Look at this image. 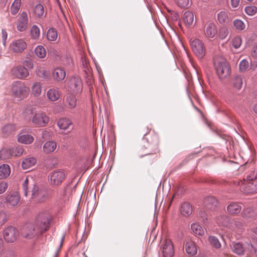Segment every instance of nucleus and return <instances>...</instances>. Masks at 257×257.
Instances as JSON below:
<instances>
[{
  "label": "nucleus",
  "mask_w": 257,
  "mask_h": 257,
  "mask_svg": "<svg viewBox=\"0 0 257 257\" xmlns=\"http://www.w3.org/2000/svg\"><path fill=\"white\" fill-rule=\"evenodd\" d=\"M60 96L59 91L54 88L49 89L47 92V98L51 101L57 100L59 98Z\"/></svg>",
  "instance_id": "nucleus-26"
},
{
  "label": "nucleus",
  "mask_w": 257,
  "mask_h": 257,
  "mask_svg": "<svg viewBox=\"0 0 257 257\" xmlns=\"http://www.w3.org/2000/svg\"><path fill=\"white\" fill-rule=\"evenodd\" d=\"M185 249L186 253L191 256L194 255L197 253V247L195 242L191 240L187 241L185 244Z\"/></svg>",
  "instance_id": "nucleus-20"
},
{
  "label": "nucleus",
  "mask_w": 257,
  "mask_h": 257,
  "mask_svg": "<svg viewBox=\"0 0 257 257\" xmlns=\"http://www.w3.org/2000/svg\"><path fill=\"white\" fill-rule=\"evenodd\" d=\"M21 196L17 191H12L7 194L5 203L11 207H15L20 202Z\"/></svg>",
  "instance_id": "nucleus-6"
},
{
  "label": "nucleus",
  "mask_w": 257,
  "mask_h": 257,
  "mask_svg": "<svg viewBox=\"0 0 257 257\" xmlns=\"http://www.w3.org/2000/svg\"><path fill=\"white\" fill-rule=\"evenodd\" d=\"M6 219V215L4 212H0V222H5Z\"/></svg>",
  "instance_id": "nucleus-64"
},
{
  "label": "nucleus",
  "mask_w": 257,
  "mask_h": 257,
  "mask_svg": "<svg viewBox=\"0 0 257 257\" xmlns=\"http://www.w3.org/2000/svg\"><path fill=\"white\" fill-rule=\"evenodd\" d=\"M28 15L25 12H23L20 15L17 24V28L19 31L23 32L28 27Z\"/></svg>",
  "instance_id": "nucleus-16"
},
{
  "label": "nucleus",
  "mask_w": 257,
  "mask_h": 257,
  "mask_svg": "<svg viewBox=\"0 0 257 257\" xmlns=\"http://www.w3.org/2000/svg\"><path fill=\"white\" fill-rule=\"evenodd\" d=\"M57 147V144L54 141H48L46 142L43 145V151L46 153L49 154L53 152Z\"/></svg>",
  "instance_id": "nucleus-28"
},
{
  "label": "nucleus",
  "mask_w": 257,
  "mask_h": 257,
  "mask_svg": "<svg viewBox=\"0 0 257 257\" xmlns=\"http://www.w3.org/2000/svg\"><path fill=\"white\" fill-rule=\"evenodd\" d=\"M11 91L13 95L18 99H23L29 93V88L22 82L17 81L12 85Z\"/></svg>",
  "instance_id": "nucleus-2"
},
{
  "label": "nucleus",
  "mask_w": 257,
  "mask_h": 257,
  "mask_svg": "<svg viewBox=\"0 0 257 257\" xmlns=\"http://www.w3.org/2000/svg\"><path fill=\"white\" fill-rule=\"evenodd\" d=\"M42 85L39 82H35L33 83L31 86L32 94L35 97L39 96L42 92Z\"/></svg>",
  "instance_id": "nucleus-32"
},
{
  "label": "nucleus",
  "mask_w": 257,
  "mask_h": 257,
  "mask_svg": "<svg viewBox=\"0 0 257 257\" xmlns=\"http://www.w3.org/2000/svg\"><path fill=\"white\" fill-rule=\"evenodd\" d=\"M178 5L182 8H187L190 5L189 0H177Z\"/></svg>",
  "instance_id": "nucleus-57"
},
{
  "label": "nucleus",
  "mask_w": 257,
  "mask_h": 257,
  "mask_svg": "<svg viewBox=\"0 0 257 257\" xmlns=\"http://www.w3.org/2000/svg\"><path fill=\"white\" fill-rule=\"evenodd\" d=\"M214 66L216 73L220 79L227 78L230 74V68L227 62L221 57L214 59Z\"/></svg>",
  "instance_id": "nucleus-1"
},
{
  "label": "nucleus",
  "mask_w": 257,
  "mask_h": 257,
  "mask_svg": "<svg viewBox=\"0 0 257 257\" xmlns=\"http://www.w3.org/2000/svg\"><path fill=\"white\" fill-rule=\"evenodd\" d=\"M183 21L185 24L188 26L193 27L195 24L194 14L190 11L186 12L184 14Z\"/></svg>",
  "instance_id": "nucleus-23"
},
{
  "label": "nucleus",
  "mask_w": 257,
  "mask_h": 257,
  "mask_svg": "<svg viewBox=\"0 0 257 257\" xmlns=\"http://www.w3.org/2000/svg\"><path fill=\"white\" fill-rule=\"evenodd\" d=\"M217 221V223L220 225L224 226H228L229 225V219L226 215H220L218 217Z\"/></svg>",
  "instance_id": "nucleus-41"
},
{
  "label": "nucleus",
  "mask_w": 257,
  "mask_h": 257,
  "mask_svg": "<svg viewBox=\"0 0 257 257\" xmlns=\"http://www.w3.org/2000/svg\"><path fill=\"white\" fill-rule=\"evenodd\" d=\"M50 220L48 215H45L43 217L38 218L36 230L38 232V235L42 234L43 232L47 231L49 227Z\"/></svg>",
  "instance_id": "nucleus-10"
},
{
  "label": "nucleus",
  "mask_w": 257,
  "mask_h": 257,
  "mask_svg": "<svg viewBox=\"0 0 257 257\" xmlns=\"http://www.w3.org/2000/svg\"><path fill=\"white\" fill-rule=\"evenodd\" d=\"M1 38H2V44L4 47H5L6 45V40L8 37L7 32L4 29H2L1 34Z\"/></svg>",
  "instance_id": "nucleus-58"
},
{
  "label": "nucleus",
  "mask_w": 257,
  "mask_h": 257,
  "mask_svg": "<svg viewBox=\"0 0 257 257\" xmlns=\"http://www.w3.org/2000/svg\"><path fill=\"white\" fill-rule=\"evenodd\" d=\"M21 234L25 238L31 239L38 235L36 226L32 223H28L23 226Z\"/></svg>",
  "instance_id": "nucleus-8"
},
{
  "label": "nucleus",
  "mask_w": 257,
  "mask_h": 257,
  "mask_svg": "<svg viewBox=\"0 0 257 257\" xmlns=\"http://www.w3.org/2000/svg\"><path fill=\"white\" fill-rule=\"evenodd\" d=\"M11 173L10 166L7 164L0 166V179L8 177Z\"/></svg>",
  "instance_id": "nucleus-33"
},
{
  "label": "nucleus",
  "mask_w": 257,
  "mask_h": 257,
  "mask_svg": "<svg viewBox=\"0 0 257 257\" xmlns=\"http://www.w3.org/2000/svg\"><path fill=\"white\" fill-rule=\"evenodd\" d=\"M35 53L40 58H44L46 57L47 52L42 46H38L35 48Z\"/></svg>",
  "instance_id": "nucleus-38"
},
{
  "label": "nucleus",
  "mask_w": 257,
  "mask_h": 257,
  "mask_svg": "<svg viewBox=\"0 0 257 257\" xmlns=\"http://www.w3.org/2000/svg\"><path fill=\"white\" fill-rule=\"evenodd\" d=\"M65 173L60 170L54 171L50 174V182L53 185H59L65 179Z\"/></svg>",
  "instance_id": "nucleus-11"
},
{
  "label": "nucleus",
  "mask_w": 257,
  "mask_h": 257,
  "mask_svg": "<svg viewBox=\"0 0 257 257\" xmlns=\"http://www.w3.org/2000/svg\"><path fill=\"white\" fill-rule=\"evenodd\" d=\"M12 156L11 150L8 148H3L0 151V158L2 160H7Z\"/></svg>",
  "instance_id": "nucleus-40"
},
{
  "label": "nucleus",
  "mask_w": 257,
  "mask_h": 257,
  "mask_svg": "<svg viewBox=\"0 0 257 257\" xmlns=\"http://www.w3.org/2000/svg\"><path fill=\"white\" fill-rule=\"evenodd\" d=\"M242 40L240 37H235L232 40V45L235 49H238L241 44Z\"/></svg>",
  "instance_id": "nucleus-53"
},
{
  "label": "nucleus",
  "mask_w": 257,
  "mask_h": 257,
  "mask_svg": "<svg viewBox=\"0 0 257 257\" xmlns=\"http://www.w3.org/2000/svg\"><path fill=\"white\" fill-rule=\"evenodd\" d=\"M242 215L243 218L249 219L254 217L256 215V213L252 208H247L243 210Z\"/></svg>",
  "instance_id": "nucleus-39"
},
{
  "label": "nucleus",
  "mask_w": 257,
  "mask_h": 257,
  "mask_svg": "<svg viewBox=\"0 0 257 257\" xmlns=\"http://www.w3.org/2000/svg\"><path fill=\"white\" fill-rule=\"evenodd\" d=\"M37 160L34 157H28L24 159L22 162L23 170H28L33 167L36 163Z\"/></svg>",
  "instance_id": "nucleus-25"
},
{
  "label": "nucleus",
  "mask_w": 257,
  "mask_h": 257,
  "mask_svg": "<svg viewBox=\"0 0 257 257\" xmlns=\"http://www.w3.org/2000/svg\"><path fill=\"white\" fill-rule=\"evenodd\" d=\"M47 39L51 41H54L57 38V32L53 28L49 29L47 33Z\"/></svg>",
  "instance_id": "nucleus-43"
},
{
  "label": "nucleus",
  "mask_w": 257,
  "mask_h": 257,
  "mask_svg": "<svg viewBox=\"0 0 257 257\" xmlns=\"http://www.w3.org/2000/svg\"><path fill=\"white\" fill-rule=\"evenodd\" d=\"M36 111L35 108L34 107L32 106H27L25 107L23 111L22 116L26 120H32V118Z\"/></svg>",
  "instance_id": "nucleus-21"
},
{
  "label": "nucleus",
  "mask_w": 257,
  "mask_h": 257,
  "mask_svg": "<svg viewBox=\"0 0 257 257\" xmlns=\"http://www.w3.org/2000/svg\"><path fill=\"white\" fill-rule=\"evenodd\" d=\"M19 233L18 229L13 226L6 228L3 232V236L6 241L8 242H14L19 236Z\"/></svg>",
  "instance_id": "nucleus-7"
},
{
  "label": "nucleus",
  "mask_w": 257,
  "mask_h": 257,
  "mask_svg": "<svg viewBox=\"0 0 257 257\" xmlns=\"http://www.w3.org/2000/svg\"><path fill=\"white\" fill-rule=\"evenodd\" d=\"M233 23L235 29L238 31H243L245 30L246 28L245 24L241 20L235 19L234 20Z\"/></svg>",
  "instance_id": "nucleus-42"
},
{
  "label": "nucleus",
  "mask_w": 257,
  "mask_h": 257,
  "mask_svg": "<svg viewBox=\"0 0 257 257\" xmlns=\"http://www.w3.org/2000/svg\"><path fill=\"white\" fill-rule=\"evenodd\" d=\"M217 18L220 23H225L228 19L227 13L225 11H221L217 15Z\"/></svg>",
  "instance_id": "nucleus-44"
},
{
  "label": "nucleus",
  "mask_w": 257,
  "mask_h": 257,
  "mask_svg": "<svg viewBox=\"0 0 257 257\" xmlns=\"http://www.w3.org/2000/svg\"><path fill=\"white\" fill-rule=\"evenodd\" d=\"M35 72L37 75L40 77L45 78L48 76L46 70L41 66H37Z\"/></svg>",
  "instance_id": "nucleus-46"
},
{
  "label": "nucleus",
  "mask_w": 257,
  "mask_h": 257,
  "mask_svg": "<svg viewBox=\"0 0 257 257\" xmlns=\"http://www.w3.org/2000/svg\"><path fill=\"white\" fill-rule=\"evenodd\" d=\"M21 0H15L11 7V12L13 15H16L20 9Z\"/></svg>",
  "instance_id": "nucleus-37"
},
{
  "label": "nucleus",
  "mask_w": 257,
  "mask_h": 257,
  "mask_svg": "<svg viewBox=\"0 0 257 257\" xmlns=\"http://www.w3.org/2000/svg\"><path fill=\"white\" fill-rule=\"evenodd\" d=\"M257 170L252 176H247L241 184V188L246 193H252L257 191Z\"/></svg>",
  "instance_id": "nucleus-3"
},
{
  "label": "nucleus",
  "mask_w": 257,
  "mask_h": 257,
  "mask_svg": "<svg viewBox=\"0 0 257 257\" xmlns=\"http://www.w3.org/2000/svg\"><path fill=\"white\" fill-rule=\"evenodd\" d=\"M31 34L32 37L34 39H37L40 36V30L39 28L34 25L31 29Z\"/></svg>",
  "instance_id": "nucleus-49"
},
{
  "label": "nucleus",
  "mask_w": 257,
  "mask_h": 257,
  "mask_svg": "<svg viewBox=\"0 0 257 257\" xmlns=\"http://www.w3.org/2000/svg\"><path fill=\"white\" fill-rule=\"evenodd\" d=\"M192 51L199 58H202L205 54L204 49L202 42L198 39H195L191 42Z\"/></svg>",
  "instance_id": "nucleus-13"
},
{
  "label": "nucleus",
  "mask_w": 257,
  "mask_h": 257,
  "mask_svg": "<svg viewBox=\"0 0 257 257\" xmlns=\"http://www.w3.org/2000/svg\"><path fill=\"white\" fill-rule=\"evenodd\" d=\"M231 247L233 251L235 253L238 255H242L244 253V248L239 242H233Z\"/></svg>",
  "instance_id": "nucleus-34"
},
{
  "label": "nucleus",
  "mask_w": 257,
  "mask_h": 257,
  "mask_svg": "<svg viewBox=\"0 0 257 257\" xmlns=\"http://www.w3.org/2000/svg\"><path fill=\"white\" fill-rule=\"evenodd\" d=\"M204 207L209 210L215 209L217 205V200L213 197H208L205 199L203 202Z\"/></svg>",
  "instance_id": "nucleus-22"
},
{
  "label": "nucleus",
  "mask_w": 257,
  "mask_h": 257,
  "mask_svg": "<svg viewBox=\"0 0 257 257\" xmlns=\"http://www.w3.org/2000/svg\"><path fill=\"white\" fill-rule=\"evenodd\" d=\"M162 250L164 257H172L174 255V246L170 240L165 241Z\"/></svg>",
  "instance_id": "nucleus-15"
},
{
  "label": "nucleus",
  "mask_w": 257,
  "mask_h": 257,
  "mask_svg": "<svg viewBox=\"0 0 257 257\" xmlns=\"http://www.w3.org/2000/svg\"><path fill=\"white\" fill-rule=\"evenodd\" d=\"M12 74L18 79H25L29 76V72L27 68L22 66H16L11 70Z\"/></svg>",
  "instance_id": "nucleus-14"
},
{
  "label": "nucleus",
  "mask_w": 257,
  "mask_h": 257,
  "mask_svg": "<svg viewBox=\"0 0 257 257\" xmlns=\"http://www.w3.org/2000/svg\"><path fill=\"white\" fill-rule=\"evenodd\" d=\"M24 149L21 146L14 147L11 150L12 155L15 156H20L23 153Z\"/></svg>",
  "instance_id": "nucleus-48"
},
{
  "label": "nucleus",
  "mask_w": 257,
  "mask_h": 257,
  "mask_svg": "<svg viewBox=\"0 0 257 257\" xmlns=\"http://www.w3.org/2000/svg\"><path fill=\"white\" fill-rule=\"evenodd\" d=\"M251 54L252 56L257 57V44L253 46Z\"/></svg>",
  "instance_id": "nucleus-63"
},
{
  "label": "nucleus",
  "mask_w": 257,
  "mask_h": 257,
  "mask_svg": "<svg viewBox=\"0 0 257 257\" xmlns=\"http://www.w3.org/2000/svg\"><path fill=\"white\" fill-rule=\"evenodd\" d=\"M246 248H247L249 252L255 253L256 251V249L253 247V246L250 244V243H246L245 244Z\"/></svg>",
  "instance_id": "nucleus-60"
},
{
  "label": "nucleus",
  "mask_w": 257,
  "mask_h": 257,
  "mask_svg": "<svg viewBox=\"0 0 257 257\" xmlns=\"http://www.w3.org/2000/svg\"><path fill=\"white\" fill-rule=\"evenodd\" d=\"M31 182L33 187L31 188V199L33 200L35 202L40 203L42 202L45 199L46 193L41 189H40L38 186L36 184H32L33 181L31 179Z\"/></svg>",
  "instance_id": "nucleus-5"
},
{
  "label": "nucleus",
  "mask_w": 257,
  "mask_h": 257,
  "mask_svg": "<svg viewBox=\"0 0 257 257\" xmlns=\"http://www.w3.org/2000/svg\"><path fill=\"white\" fill-rule=\"evenodd\" d=\"M217 33V29L215 25L213 23H209L206 28L205 34L209 38H213Z\"/></svg>",
  "instance_id": "nucleus-31"
},
{
  "label": "nucleus",
  "mask_w": 257,
  "mask_h": 257,
  "mask_svg": "<svg viewBox=\"0 0 257 257\" xmlns=\"http://www.w3.org/2000/svg\"><path fill=\"white\" fill-rule=\"evenodd\" d=\"M8 188V184L5 182H0V194L5 192Z\"/></svg>",
  "instance_id": "nucleus-59"
},
{
  "label": "nucleus",
  "mask_w": 257,
  "mask_h": 257,
  "mask_svg": "<svg viewBox=\"0 0 257 257\" xmlns=\"http://www.w3.org/2000/svg\"><path fill=\"white\" fill-rule=\"evenodd\" d=\"M24 64L29 69H32L33 68V64L30 60L25 61Z\"/></svg>",
  "instance_id": "nucleus-61"
},
{
  "label": "nucleus",
  "mask_w": 257,
  "mask_h": 257,
  "mask_svg": "<svg viewBox=\"0 0 257 257\" xmlns=\"http://www.w3.org/2000/svg\"><path fill=\"white\" fill-rule=\"evenodd\" d=\"M66 75L65 70L59 67L56 68L54 69L53 72V77L54 79L57 81H60L63 80Z\"/></svg>",
  "instance_id": "nucleus-24"
},
{
  "label": "nucleus",
  "mask_w": 257,
  "mask_h": 257,
  "mask_svg": "<svg viewBox=\"0 0 257 257\" xmlns=\"http://www.w3.org/2000/svg\"><path fill=\"white\" fill-rule=\"evenodd\" d=\"M241 206L238 203L232 202L229 204L227 207L228 212L230 214H236L240 212Z\"/></svg>",
  "instance_id": "nucleus-27"
},
{
  "label": "nucleus",
  "mask_w": 257,
  "mask_h": 257,
  "mask_svg": "<svg viewBox=\"0 0 257 257\" xmlns=\"http://www.w3.org/2000/svg\"><path fill=\"white\" fill-rule=\"evenodd\" d=\"M209 241L211 244L216 248H219L221 247V244L217 239L215 236H211L209 237Z\"/></svg>",
  "instance_id": "nucleus-50"
},
{
  "label": "nucleus",
  "mask_w": 257,
  "mask_h": 257,
  "mask_svg": "<svg viewBox=\"0 0 257 257\" xmlns=\"http://www.w3.org/2000/svg\"><path fill=\"white\" fill-rule=\"evenodd\" d=\"M34 13L35 15L39 17H42L44 14V10L43 6L41 4H38L34 9Z\"/></svg>",
  "instance_id": "nucleus-45"
},
{
  "label": "nucleus",
  "mask_w": 257,
  "mask_h": 257,
  "mask_svg": "<svg viewBox=\"0 0 257 257\" xmlns=\"http://www.w3.org/2000/svg\"><path fill=\"white\" fill-rule=\"evenodd\" d=\"M57 125L62 133H69L73 129L72 121L68 118H61L57 122Z\"/></svg>",
  "instance_id": "nucleus-12"
},
{
  "label": "nucleus",
  "mask_w": 257,
  "mask_h": 257,
  "mask_svg": "<svg viewBox=\"0 0 257 257\" xmlns=\"http://www.w3.org/2000/svg\"><path fill=\"white\" fill-rule=\"evenodd\" d=\"M249 66L248 61L245 59H243L239 63V70L241 72H244L247 70Z\"/></svg>",
  "instance_id": "nucleus-51"
},
{
  "label": "nucleus",
  "mask_w": 257,
  "mask_h": 257,
  "mask_svg": "<svg viewBox=\"0 0 257 257\" xmlns=\"http://www.w3.org/2000/svg\"><path fill=\"white\" fill-rule=\"evenodd\" d=\"M70 89L74 92L78 93L82 90V85L81 80L77 77H72L69 83Z\"/></svg>",
  "instance_id": "nucleus-17"
},
{
  "label": "nucleus",
  "mask_w": 257,
  "mask_h": 257,
  "mask_svg": "<svg viewBox=\"0 0 257 257\" xmlns=\"http://www.w3.org/2000/svg\"><path fill=\"white\" fill-rule=\"evenodd\" d=\"M228 32L229 31L226 27H223L221 28L218 33V36L220 39L222 40L225 39L227 37Z\"/></svg>",
  "instance_id": "nucleus-52"
},
{
  "label": "nucleus",
  "mask_w": 257,
  "mask_h": 257,
  "mask_svg": "<svg viewBox=\"0 0 257 257\" xmlns=\"http://www.w3.org/2000/svg\"><path fill=\"white\" fill-rule=\"evenodd\" d=\"M0 257H15L14 251L11 249L4 250L0 253Z\"/></svg>",
  "instance_id": "nucleus-55"
},
{
  "label": "nucleus",
  "mask_w": 257,
  "mask_h": 257,
  "mask_svg": "<svg viewBox=\"0 0 257 257\" xmlns=\"http://www.w3.org/2000/svg\"><path fill=\"white\" fill-rule=\"evenodd\" d=\"M49 119L46 113L41 111H36L32 118V122L36 126L44 127L48 123Z\"/></svg>",
  "instance_id": "nucleus-4"
},
{
  "label": "nucleus",
  "mask_w": 257,
  "mask_h": 257,
  "mask_svg": "<svg viewBox=\"0 0 257 257\" xmlns=\"http://www.w3.org/2000/svg\"><path fill=\"white\" fill-rule=\"evenodd\" d=\"M26 42L22 39L13 41L9 45L10 51L16 53H21L27 48Z\"/></svg>",
  "instance_id": "nucleus-9"
},
{
  "label": "nucleus",
  "mask_w": 257,
  "mask_h": 257,
  "mask_svg": "<svg viewBox=\"0 0 257 257\" xmlns=\"http://www.w3.org/2000/svg\"><path fill=\"white\" fill-rule=\"evenodd\" d=\"M191 230L195 234L200 236L203 235L205 232L203 228L196 223L192 224Z\"/></svg>",
  "instance_id": "nucleus-35"
},
{
  "label": "nucleus",
  "mask_w": 257,
  "mask_h": 257,
  "mask_svg": "<svg viewBox=\"0 0 257 257\" xmlns=\"http://www.w3.org/2000/svg\"><path fill=\"white\" fill-rule=\"evenodd\" d=\"M64 238L65 235H63L60 240L57 242H56L54 246L50 249V252L52 257L57 256L59 252L60 251L62 246Z\"/></svg>",
  "instance_id": "nucleus-19"
},
{
  "label": "nucleus",
  "mask_w": 257,
  "mask_h": 257,
  "mask_svg": "<svg viewBox=\"0 0 257 257\" xmlns=\"http://www.w3.org/2000/svg\"><path fill=\"white\" fill-rule=\"evenodd\" d=\"M29 182H30L29 179L28 178H26V179L25 180V181H24V182L23 183V184H22V187H23V189L24 192V195L25 196H28V186L30 184Z\"/></svg>",
  "instance_id": "nucleus-56"
},
{
  "label": "nucleus",
  "mask_w": 257,
  "mask_h": 257,
  "mask_svg": "<svg viewBox=\"0 0 257 257\" xmlns=\"http://www.w3.org/2000/svg\"><path fill=\"white\" fill-rule=\"evenodd\" d=\"M34 141L33 137L28 134H20L18 137V141L22 144H29Z\"/></svg>",
  "instance_id": "nucleus-30"
},
{
  "label": "nucleus",
  "mask_w": 257,
  "mask_h": 257,
  "mask_svg": "<svg viewBox=\"0 0 257 257\" xmlns=\"http://www.w3.org/2000/svg\"><path fill=\"white\" fill-rule=\"evenodd\" d=\"M244 11L246 14L249 16H253L257 13V7L254 6H247Z\"/></svg>",
  "instance_id": "nucleus-47"
},
{
  "label": "nucleus",
  "mask_w": 257,
  "mask_h": 257,
  "mask_svg": "<svg viewBox=\"0 0 257 257\" xmlns=\"http://www.w3.org/2000/svg\"><path fill=\"white\" fill-rule=\"evenodd\" d=\"M240 3V0H231V5L232 8H237Z\"/></svg>",
  "instance_id": "nucleus-62"
},
{
  "label": "nucleus",
  "mask_w": 257,
  "mask_h": 257,
  "mask_svg": "<svg viewBox=\"0 0 257 257\" xmlns=\"http://www.w3.org/2000/svg\"><path fill=\"white\" fill-rule=\"evenodd\" d=\"M64 105L67 108L72 109L76 107L77 99L74 95L72 94H68L66 95L63 100Z\"/></svg>",
  "instance_id": "nucleus-18"
},
{
  "label": "nucleus",
  "mask_w": 257,
  "mask_h": 257,
  "mask_svg": "<svg viewBox=\"0 0 257 257\" xmlns=\"http://www.w3.org/2000/svg\"><path fill=\"white\" fill-rule=\"evenodd\" d=\"M234 87L237 89H240L242 85V80L241 77H236L233 80Z\"/></svg>",
  "instance_id": "nucleus-54"
},
{
  "label": "nucleus",
  "mask_w": 257,
  "mask_h": 257,
  "mask_svg": "<svg viewBox=\"0 0 257 257\" xmlns=\"http://www.w3.org/2000/svg\"><path fill=\"white\" fill-rule=\"evenodd\" d=\"M192 207L189 203L184 202L182 204L180 211L183 215L188 216L192 214Z\"/></svg>",
  "instance_id": "nucleus-29"
},
{
  "label": "nucleus",
  "mask_w": 257,
  "mask_h": 257,
  "mask_svg": "<svg viewBox=\"0 0 257 257\" xmlns=\"http://www.w3.org/2000/svg\"><path fill=\"white\" fill-rule=\"evenodd\" d=\"M2 130L3 135L5 137H7L13 134L15 131V127L13 124H8L5 125Z\"/></svg>",
  "instance_id": "nucleus-36"
}]
</instances>
